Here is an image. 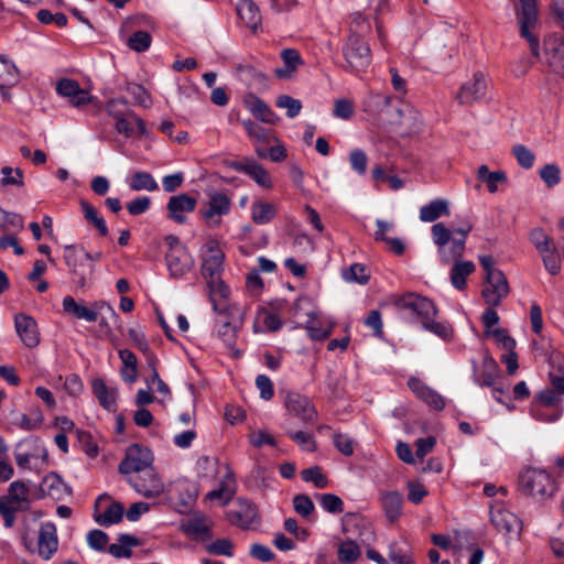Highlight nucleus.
I'll return each mask as SVG.
<instances>
[{"instance_id": "1", "label": "nucleus", "mask_w": 564, "mask_h": 564, "mask_svg": "<svg viewBox=\"0 0 564 564\" xmlns=\"http://www.w3.org/2000/svg\"><path fill=\"white\" fill-rule=\"evenodd\" d=\"M473 225L464 220L458 227L447 228L443 223H436L431 228L433 242L437 246L441 263L449 264L462 258L466 249V239Z\"/></svg>"}, {"instance_id": "2", "label": "nucleus", "mask_w": 564, "mask_h": 564, "mask_svg": "<svg viewBox=\"0 0 564 564\" xmlns=\"http://www.w3.org/2000/svg\"><path fill=\"white\" fill-rule=\"evenodd\" d=\"M520 488L527 496L543 502L551 499L556 491V482L544 469L528 467L519 477Z\"/></svg>"}, {"instance_id": "3", "label": "nucleus", "mask_w": 564, "mask_h": 564, "mask_svg": "<svg viewBox=\"0 0 564 564\" xmlns=\"http://www.w3.org/2000/svg\"><path fill=\"white\" fill-rule=\"evenodd\" d=\"M344 68L350 73L366 72L371 64V50L368 42L357 33H350L341 47Z\"/></svg>"}, {"instance_id": "4", "label": "nucleus", "mask_w": 564, "mask_h": 564, "mask_svg": "<svg viewBox=\"0 0 564 564\" xmlns=\"http://www.w3.org/2000/svg\"><path fill=\"white\" fill-rule=\"evenodd\" d=\"M153 453L150 448L140 444L130 445L127 451L124 458L120 462L118 470L120 474L129 477L148 469L153 466Z\"/></svg>"}, {"instance_id": "5", "label": "nucleus", "mask_w": 564, "mask_h": 564, "mask_svg": "<svg viewBox=\"0 0 564 564\" xmlns=\"http://www.w3.org/2000/svg\"><path fill=\"white\" fill-rule=\"evenodd\" d=\"M521 9L518 11V20L520 25V34L524 37L529 45L531 53L535 56L540 54V41L531 30L535 28L538 23V8L536 0H519Z\"/></svg>"}, {"instance_id": "6", "label": "nucleus", "mask_w": 564, "mask_h": 564, "mask_svg": "<svg viewBox=\"0 0 564 564\" xmlns=\"http://www.w3.org/2000/svg\"><path fill=\"white\" fill-rule=\"evenodd\" d=\"M395 306L401 311H408L415 316L421 324L430 318H435L437 308L433 301L419 294L409 293L395 301Z\"/></svg>"}, {"instance_id": "7", "label": "nucleus", "mask_w": 564, "mask_h": 564, "mask_svg": "<svg viewBox=\"0 0 564 564\" xmlns=\"http://www.w3.org/2000/svg\"><path fill=\"white\" fill-rule=\"evenodd\" d=\"M231 199L223 192H213L208 195V202L199 215L209 227H218L221 217L230 213Z\"/></svg>"}, {"instance_id": "8", "label": "nucleus", "mask_w": 564, "mask_h": 564, "mask_svg": "<svg viewBox=\"0 0 564 564\" xmlns=\"http://www.w3.org/2000/svg\"><path fill=\"white\" fill-rule=\"evenodd\" d=\"M127 480L138 494L145 498L158 497L164 489L163 481L153 466L148 467V469L141 471V474L127 477Z\"/></svg>"}, {"instance_id": "9", "label": "nucleus", "mask_w": 564, "mask_h": 564, "mask_svg": "<svg viewBox=\"0 0 564 564\" xmlns=\"http://www.w3.org/2000/svg\"><path fill=\"white\" fill-rule=\"evenodd\" d=\"M544 57L550 70L564 77V36L551 34L545 37Z\"/></svg>"}, {"instance_id": "10", "label": "nucleus", "mask_w": 564, "mask_h": 564, "mask_svg": "<svg viewBox=\"0 0 564 564\" xmlns=\"http://www.w3.org/2000/svg\"><path fill=\"white\" fill-rule=\"evenodd\" d=\"M485 280L487 285L482 290V297L488 305L498 306L509 294L508 280L501 270L489 272Z\"/></svg>"}, {"instance_id": "11", "label": "nucleus", "mask_w": 564, "mask_h": 564, "mask_svg": "<svg viewBox=\"0 0 564 564\" xmlns=\"http://www.w3.org/2000/svg\"><path fill=\"white\" fill-rule=\"evenodd\" d=\"M343 532L348 538L359 539L361 543L373 540V531L364 516L357 512H347L341 519Z\"/></svg>"}, {"instance_id": "12", "label": "nucleus", "mask_w": 564, "mask_h": 564, "mask_svg": "<svg viewBox=\"0 0 564 564\" xmlns=\"http://www.w3.org/2000/svg\"><path fill=\"white\" fill-rule=\"evenodd\" d=\"M488 79L481 72H476L473 79L463 84L456 99L460 105H473L486 96Z\"/></svg>"}, {"instance_id": "13", "label": "nucleus", "mask_w": 564, "mask_h": 564, "mask_svg": "<svg viewBox=\"0 0 564 564\" xmlns=\"http://www.w3.org/2000/svg\"><path fill=\"white\" fill-rule=\"evenodd\" d=\"M473 364V381L479 387H494L500 376V368L492 356L486 351L479 366L476 360Z\"/></svg>"}, {"instance_id": "14", "label": "nucleus", "mask_w": 564, "mask_h": 564, "mask_svg": "<svg viewBox=\"0 0 564 564\" xmlns=\"http://www.w3.org/2000/svg\"><path fill=\"white\" fill-rule=\"evenodd\" d=\"M14 328L22 341L28 348H35L40 344V330L34 317L25 313L14 315Z\"/></svg>"}, {"instance_id": "15", "label": "nucleus", "mask_w": 564, "mask_h": 564, "mask_svg": "<svg viewBox=\"0 0 564 564\" xmlns=\"http://www.w3.org/2000/svg\"><path fill=\"white\" fill-rule=\"evenodd\" d=\"M105 111L111 117L115 122L122 119L123 116H129L134 121L138 134L145 137L148 134L145 121L139 117L133 110L128 108V101L124 98H111L105 105Z\"/></svg>"}, {"instance_id": "16", "label": "nucleus", "mask_w": 564, "mask_h": 564, "mask_svg": "<svg viewBox=\"0 0 564 564\" xmlns=\"http://www.w3.org/2000/svg\"><path fill=\"white\" fill-rule=\"evenodd\" d=\"M284 403L289 413L300 417L304 423L315 422L317 411L307 397L297 392H289Z\"/></svg>"}, {"instance_id": "17", "label": "nucleus", "mask_w": 564, "mask_h": 564, "mask_svg": "<svg viewBox=\"0 0 564 564\" xmlns=\"http://www.w3.org/2000/svg\"><path fill=\"white\" fill-rule=\"evenodd\" d=\"M205 256L202 264V275L204 279L219 276L224 271L225 254L220 250L216 240H209L205 243Z\"/></svg>"}, {"instance_id": "18", "label": "nucleus", "mask_w": 564, "mask_h": 564, "mask_svg": "<svg viewBox=\"0 0 564 564\" xmlns=\"http://www.w3.org/2000/svg\"><path fill=\"white\" fill-rule=\"evenodd\" d=\"M205 280L209 291V299L215 312L226 316H232L234 311L239 313V308L218 302V299L226 300L229 294L228 286L223 281L221 275L208 278Z\"/></svg>"}, {"instance_id": "19", "label": "nucleus", "mask_w": 564, "mask_h": 564, "mask_svg": "<svg viewBox=\"0 0 564 564\" xmlns=\"http://www.w3.org/2000/svg\"><path fill=\"white\" fill-rule=\"evenodd\" d=\"M227 519L237 527L248 529L259 521L258 509L247 499L239 498L236 507L227 512Z\"/></svg>"}, {"instance_id": "20", "label": "nucleus", "mask_w": 564, "mask_h": 564, "mask_svg": "<svg viewBox=\"0 0 564 564\" xmlns=\"http://www.w3.org/2000/svg\"><path fill=\"white\" fill-rule=\"evenodd\" d=\"M58 549L57 529L53 522L41 524L37 536L39 555L44 560H50Z\"/></svg>"}, {"instance_id": "21", "label": "nucleus", "mask_w": 564, "mask_h": 564, "mask_svg": "<svg viewBox=\"0 0 564 564\" xmlns=\"http://www.w3.org/2000/svg\"><path fill=\"white\" fill-rule=\"evenodd\" d=\"M196 205V199L187 194L171 196L166 204L167 216L177 224H184L186 221L185 214L194 212Z\"/></svg>"}, {"instance_id": "22", "label": "nucleus", "mask_w": 564, "mask_h": 564, "mask_svg": "<svg viewBox=\"0 0 564 564\" xmlns=\"http://www.w3.org/2000/svg\"><path fill=\"white\" fill-rule=\"evenodd\" d=\"M166 265L170 275L180 279L189 272L194 267V259L187 249H176L165 254Z\"/></svg>"}, {"instance_id": "23", "label": "nucleus", "mask_w": 564, "mask_h": 564, "mask_svg": "<svg viewBox=\"0 0 564 564\" xmlns=\"http://www.w3.org/2000/svg\"><path fill=\"white\" fill-rule=\"evenodd\" d=\"M490 520L500 532L518 533L521 530L520 519L514 513L500 506L491 508Z\"/></svg>"}, {"instance_id": "24", "label": "nucleus", "mask_w": 564, "mask_h": 564, "mask_svg": "<svg viewBox=\"0 0 564 564\" xmlns=\"http://www.w3.org/2000/svg\"><path fill=\"white\" fill-rule=\"evenodd\" d=\"M379 500L386 518L393 523L402 516L403 496L397 490H382L379 492Z\"/></svg>"}, {"instance_id": "25", "label": "nucleus", "mask_w": 564, "mask_h": 564, "mask_svg": "<svg viewBox=\"0 0 564 564\" xmlns=\"http://www.w3.org/2000/svg\"><path fill=\"white\" fill-rule=\"evenodd\" d=\"M239 80L254 89H267L269 87L268 76L253 65L239 63L235 66Z\"/></svg>"}, {"instance_id": "26", "label": "nucleus", "mask_w": 564, "mask_h": 564, "mask_svg": "<svg viewBox=\"0 0 564 564\" xmlns=\"http://www.w3.org/2000/svg\"><path fill=\"white\" fill-rule=\"evenodd\" d=\"M243 104L254 118L264 123L276 124L280 120L279 116L273 112L269 105L253 94H248L243 99Z\"/></svg>"}, {"instance_id": "27", "label": "nucleus", "mask_w": 564, "mask_h": 564, "mask_svg": "<svg viewBox=\"0 0 564 564\" xmlns=\"http://www.w3.org/2000/svg\"><path fill=\"white\" fill-rule=\"evenodd\" d=\"M306 316L308 318L303 325V328L307 332V336L312 340L321 341L332 335L335 325L334 322L319 319L315 311L306 312Z\"/></svg>"}, {"instance_id": "28", "label": "nucleus", "mask_w": 564, "mask_h": 564, "mask_svg": "<svg viewBox=\"0 0 564 564\" xmlns=\"http://www.w3.org/2000/svg\"><path fill=\"white\" fill-rule=\"evenodd\" d=\"M40 490L42 496H48L56 500L62 499L65 495L72 494V488L67 486L63 481L62 477L54 471H51L43 477L40 484Z\"/></svg>"}, {"instance_id": "29", "label": "nucleus", "mask_w": 564, "mask_h": 564, "mask_svg": "<svg viewBox=\"0 0 564 564\" xmlns=\"http://www.w3.org/2000/svg\"><path fill=\"white\" fill-rule=\"evenodd\" d=\"M452 262L453 267L449 272L451 283L456 290L462 291L466 288L467 276L476 270V265L473 261L460 260V258Z\"/></svg>"}, {"instance_id": "30", "label": "nucleus", "mask_w": 564, "mask_h": 564, "mask_svg": "<svg viewBox=\"0 0 564 564\" xmlns=\"http://www.w3.org/2000/svg\"><path fill=\"white\" fill-rule=\"evenodd\" d=\"M281 58L283 61L284 66L274 69V75L279 79L291 78L293 73L297 69V67L304 64L301 54L299 53V51L294 48H284L281 52Z\"/></svg>"}, {"instance_id": "31", "label": "nucleus", "mask_w": 564, "mask_h": 564, "mask_svg": "<svg viewBox=\"0 0 564 564\" xmlns=\"http://www.w3.org/2000/svg\"><path fill=\"white\" fill-rule=\"evenodd\" d=\"M239 326L232 324L228 319H219L216 324V334L224 341L226 347L231 351L232 357L238 359L241 357V351L235 349L237 334Z\"/></svg>"}, {"instance_id": "32", "label": "nucleus", "mask_w": 564, "mask_h": 564, "mask_svg": "<svg viewBox=\"0 0 564 564\" xmlns=\"http://www.w3.org/2000/svg\"><path fill=\"white\" fill-rule=\"evenodd\" d=\"M91 389L99 404L105 410L109 412L116 411L117 389L108 388L106 382L100 378H96L91 381Z\"/></svg>"}, {"instance_id": "33", "label": "nucleus", "mask_w": 564, "mask_h": 564, "mask_svg": "<svg viewBox=\"0 0 564 564\" xmlns=\"http://www.w3.org/2000/svg\"><path fill=\"white\" fill-rule=\"evenodd\" d=\"M62 305L65 313L72 314L78 319H84L90 323L98 321V311H96L95 306L91 305L90 307H87L83 304H79L75 301L74 297L69 295L63 299Z\"/></svg>"}, {"instance_id": "34", "label": "nucleus", "mask_w": 564, "mask_h": 564, "mask_svg": "<svg viewBox=\"0 0 564 564\" xmlns=\"http://www.w3.org/2000/svg\"><path fill=\"white\" fill-rule=\"evenodd\" d=\"M140 540L128 533L118 535V543L108 546V553L116 558H129L132 555V547L139 546Z\"/></svg>"}, {"instance_id": "35", "label": "nucleus", "mask_w": 564, "mask_h": 564, "mask_svg": "<svg viewBox=\"0 0 564 564\" xmlns=\"http://www.w3.org/2000/svg\"><path fill=\"white\" fill-rule=\"evenodd\" d=\"M237 13L240 19L252 30L261 24V13L252 0H240L237 4Z\"/></svg>"}, {"instance_id": "36", "label": "nucleus", "mask_w": 564, "mask_h": 564, "mask_svg": "<svg viewBox=\"0 0 564 564\" xmlns=\"http://www.w3.org/2000/svg\"><path fill=\"white\" fill-rule=\"evenodd\" d=\"M44 415L39 408L31 410L26 413H15L11 423L23 431H33L43 424Z\"/></svg>"}, {"instance_id": "37", "label": "nucleus", "mask_w": 564, "mask_h": 564, "mask_svg": "<svg viewBox=\"0 0 564 564\" xmlns=\"http://www.w3.org/2000/svg\"><path fill=\"white\" fill-rule=\"evenodd\" d=\"M448 215V203L445 199H433L420 208V219L424 223H433L440 217Z\"/></svg>"}, {"instance_id": "38", "label": "nucleus", "mask_w": 564, "mask_h": 564, "mask_svg": "<svg viewBox=\"0 0 564 564\" xmlns=\"http://www.w3.org/2000/svg\"><path fill=\"white\" fill-rule=\"evenodd\" d=\"M276 216V207L272 203L254 200L251 205V218L257 225H265Z\"/></svg>"}, {"instance_id": "39", "label": "nucleus", "mask_w": 564, "mask_h": 564, "mask_svg": "<svg viewBox=\"0 0 564 564\" xmlns=\"http://www.w3.org/2000/svg\"><path fill=\"white\" fill-rule=\"evenodd\" d=\"M241 124L247 131L248 135L256 142L270 144L272 141H276V137L273 130L267 129L250 119L242 120Z\"/></svg>"}, {"instance_id": "40", "label": "nucleus", "mask_w": 564, "mask_h": 564, "mask_svg": "<svg viewBox=\"0 0 564 564\" xmlns=\"http://www.w3.org/2000/svg\"><path fill=\"white\" fill-rule=\"evenodd\" d=\"M20 75L15 64L0 54V89L12 87L19 83Z\"/></svg>"}, {"instance_id": "41", "label": "nucleus", "mask_w": 564, "mask_h": 564, "mask_svg": "<svg viewBox=\"0 0 564 564\" xmlns=\"http://www.w3.org/2000/svg\"><path fill=\"white\" fill-rule=\"evenodd\" d=\"M28 492L26 485L23 481L15 480L10 484L7 499L10 503L18 505L19 510H28L30 507Z\"/></svg>"}, {"instance_id": "42", "label": "nucleus", "mask_w": 564, "mask_h": 564, "mask_svg": "<svg viewBox=\"0 0 564 564\" xmlns=\"http://www.w3.org/2000/svg\"><path fill=\"white\" fill-rule=\"evenodd\" d=\"M183 532L193 538H205L209 535L210 529L203 516H193L182 524Z\"/></svg>"}, {"instance_id": "43", "label": "nucleus", "mask_w": 564, "mask_h": 564, "mask_svg": "<svg viewBox=\"0 0 564 564\" xmlns=\"http://www.w3.org/2000/svg\"><path fill=\"white\" fill-rule=\"evenodd\" d=\"M477 178L486 183L487 188L490 193H496L498 189V183H505L507 181L506 173L502 171L490 172L488 166L482 164L477 170Z\"/></svg>"}, {"instance_id": "44", "label": "nucleus", "mask_w": 564, "mask_h": 564, "mask_svg": "<svg viewBox=\"0 0 564 564\" xmlns=\"http://www.w3.org/2000/svg\"><path fill=\"white\" fill-rule=\"evenodd\" d=\"M123 505L112 502L106 508L104 513L95 516V521L102 527H109L119 523L123 518Z\"/></svg>"}, {"instance_id": "45", "label": "nucleus", "mask_w": 564, "mask_h": 564, "mask_svg": "<svg viewBox=\"0 0 564 564\" xmlns=\"http://www.w3.org/2000/svg\"><path fill=\"white\" fill-rule=\"evenodd\" d=\"M282 327V321L278 314L270 311H262L258 317L257 323L253 326V330L258 332H278Z\"/></svg>"}, {"instance_id": "46", "label": "nucleus", "mask_w": 564, "mask_h": 564, "mask_svg": "<svg viewBox=\"0 0 564 564\" xmlns=\"http://www.w3.org/2000/svg\"><path fill=\"white\" fill-rule=\"evenodd\" d=\"M129 186L132 191L139 192V191H156L159 188L158 183L155 182L152 174L144 171H138L135 172L130 181Z\"/></svg>"}, {"instance_id": "47", "label": "nucleus", "mask_w": 564, "mask_h": 564, "mask_svg": "<svg viewBox=\"0 0 564 564\" xmlns=\"http://www.w3.org/2000/svg\"><path fill=\"white\" fill-rule=\"evenodd\" d=\"M338 561L343 564H351L360 556V547L350 538L341 542L337 551Z\"/></svg>"}, {"instance_id": "48", "label": "nucleus", "mask_w": 564, "mask_h": 564, "mask_svg": "<svg viewBox=\"0 0 564 564\" xmlns=\"http://www.w3.org/2000/svg\"><path fill=\"white\" fill-rule=\"evenodd\" d=\"M380 98V113L389 121L391 124H399L403 117V111L399 107L392 106V97L391 96H379Z\"/></svg>"}, {"instance_id": "49", "label": "nucleus", "mask_w": 564, "mask_h": 564, "mask_svg": "<svg viewBox=\"0 0 564 564\" xmlns=\"http://www.w3.org/2000/svg\"><path fill=\"white\" fill-rule=\"evenodd\" d=\"M389 558L393 564H415L411 549L405 542L392 543L389 549Z\"/></svg>"}, {"instance_id": "50", "label": "nucleus", "mask_w": 564, "mask_h": 564, "mask_svg": "<svg viewBox=\"0 0 564 564\" xmlns=\"http://www.w3.org/2000/svg\"><path fill=\"white\" fill-rule=\"evenodd\" d=\"M539 254L542 258L545 270L550 274L557 275L561 272L562 261L555 243L547 248V251L540 252Z\"/></svg>"}, {"instance_id": "51", "label": "nucleus", "mask_w": 564, "mask_h": 564, "mask_svg": "<svg viewBox=\"0 0 564 564\" xmlns=\"http://www.w3.org/2000/svg\"><path fill=\"white\" fill-rule=\"evenodd\" d=\"M246 174L251 177L259 186L264 188L272 187V181L268 171L254 160L249 162Z\"/></svg>"}, {"instance_id": "52", "label": "nucleus", "mask_w": 564, "mask_h": 564, "mask_svg": "<svg viewBox=\"0 0 564 564\" xmlns=\"http://www.w3.org/2000/svg\"><path fill=\"white\" fill-rule=\"evenodd\" d=\"M343 278L348 282L366 284L370 279V274L366 265L361 263H354L343 271Z\"/></svg>"}, {"instance_id": "53", "label": "nucleus", "mask_w": 564, "mask_h": 564, "mask_svg": "<svg viewBox=\"0 0 564 564\" xmlns=\"http://www.w3.org/2000/svg\"><path fill=\"white\" fill-rule=\"evenodd\" d=\"M152 37L147 31H137L129 37L127 45L130 50L142 53L150 48Z\"/></svg>"}, {"instance_id": "54", "label": "nucleus", "mask_w": 564, "mask_h": 564, "mask_svg": "<svg viewBox=\"0 0 564 564\" xmlns=\"http://www.w3.org/2000/svg\"><path fill=\"white\" fill-rule=\"evenodd\" d=\"M321 507L333 514L341 513L344 510V501L335 494H321L316 496Z\"/></svg>"}, {"instance_id": "55", "label": "nucleus", "mask_w": 564, "mask_h": 564, "mask_svg": "<svg viewBox=\"0 0 564 564\" xmlns=\"http://www.w3.org/2000/svg\"><path fill=\"white\" fill-rule=\"evenodd\" d=\"M301 478L305 482H313L318 489L326 488L328 486L327 477L322 473L318 466H313L301 471Z\"/></svg>"}, {"instance_id": "56", "label": "nucleus", "mask_w": 564, "mask_h": 564, "mask_svg": "<svg viewBox=\"0 0 564 564\" xmlns=\"http://www.w3.org/2000/svg\"><path fill=\"white\" fill-rule=\"evenodd\" d=\"M1 175L2 186L22 187L24 185V174L23 171L19 167L12 169L11 166H3L1 167Z\"/></svg>"}, {"instance_id": "57", "label": "nucleus", "mask_w": 564, "mask_h": 564, "mask_svg": "<svg viewBox=\"0 0 564 564\" xmlns=\"http://www.w3.org/2000/svg\"><path fill=\"white\" fill-rule=\"evenodd\" d=\"M529 240L535 247L538 252L547 251V248L554 245V241L549 237L542 228H533L529 234Z\"/></svg>"}, {"instance_id": "58", "label": "nucleus", "mask_w": 564, "mask_h": 564, "mask_svg": "<svg viewBox=\"0 0 564 564\" xmlns=\"http://www.w3.org/2000/svg\"><path fill=\"white\" fill-rule=\"evenodd\" d=\"M109 536L106 532L94 529L87 533V543L89 547L98 552H108Z\"/></svg>"}, {"instance_id": "59", "label": "nucleus", "mask_w": 564, "mask_h": 564, "mask_svg": "<svg viewBox=\"0 0 564 564\" xmlns=\"http://www.w3.org/2000/svg\"><path fill=\"white\" fill-rule=\"evenodd\" d=\"M485 336H492L496 339V343L507 351H511L516 349V340L512 338L508 330L503 328H495L491 330H485Z\"/></svg>"}, {"instance_id": "60", "label": "nucleus", "mask_w": 564, "mask_h": 564, "mask_svg": "<svg viewBox=\"0 0 564 564\" xmlns=\"http://www.w3.org/2000/svg\"><path fill=\"white\" fill-rule=\"evenodd\" d=\"M422 326L425 330H429L444 340H449L453 336V328L445 323L435 322L434 318H430L427 322H423Z\"/></svg>"}, {"instance_id": "61", "label": "nucleus", "mask_w": 564, "mask_h": 564, "mask_svg": "<svg viewBox=\"0 0 564 564\" xmlns=\"http://www.w3.org/2000/svg\"><path fill=\"white\" fill-rule=\"evenodd\" d=\"M126 90L129 95H131L137 105L149 108L152 104L150 94L145 90L142 85L139 84H128Z\"/></svg>"}, {"instance_id": "62", "label": "nucleus", "mask_w": 564, "mask_h": 564, "mask_svg": "<svg viewBox=\"0 0 564 564\" xmlns=\"http://www.w3.org/2000/svg\"><path fill=\"white\" fill-rule=\"evenodd\" d=\"M539 174L549 188L554 187L561 182V170L554 163L545 164Z\"/></svg>"}, {"instance_id": "63", "label": "nucleus", "mask_w": 564, "mask_h": 564, "mask_svg": "<svg viewBox=\"0 0 564 564\" xmlns=\"http://www.w3.org/2000/svg\"><path fill=\"white\" fill-rule=\"evenodd\" d=\"M349 163L351 169L359 175L367 172L368 156L361 149H354L349 153Z\"/></svg>"}, {"instance_id": "64", "label": "nucleus", "mask_w": 564, "mask_h": 564, "mask_svg": "<svg viewBox=\"0 0 564 564\" xmlns=\"http://www.w3.org/2000/svg\"><path fill=\"white\" fill-rule=\"evenodd\" d=\"M293 509L297 514L306 518L312 514L315 507L312 499L307 495L300 494L293 498Z\"/></svg>"}]
</instances>
